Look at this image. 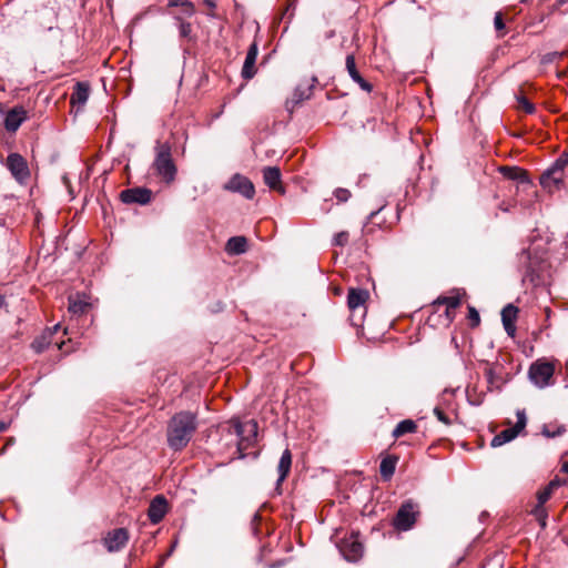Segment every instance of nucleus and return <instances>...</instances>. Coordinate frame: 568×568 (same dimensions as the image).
<instances>
[{"label":"nucleus","mask_w":568,"mask_h":568,"mask_svg":"<svg viewBox=\"0 0 568 568\" xmlns=\"http://www.w3.org/2000/svg\"><path fill=\"white\" fill-rule=\"evenodd\" d=\"M197 428L196 415L191 412L176 413L169 422L166 438L171 449L182 450Z\"/></svg>","instance_id":"obj_1"},{"label":"nucleus","mask_w":568,"mask_h":568,"mask_svg":"<svg viewBox=\"0 0 568 568\" xmlns=\"http://www.w3.org/2000/svg\"><path fill=\"white\" fill-rule=\"evenodd\" d=\"M152 168L165 184H171L175 181L178 168L172 158V149L169 143H158L155 145V158Z\"/></svg>","instance_id":"obj_2"},{"label":"nucleus","mask_w":568,"mask_h":568,"mask_svg":"<svg viewBox=\"0 0 568 568\" xmlns=\"http://www.w3.org/2000/svg\"><path fill=\"white\" fill-rule=\"evenodd\" d=\"M568 166V153L561 154L552 165L540 176L541 186L548 192L557 191L561 187L565 178V170Z\"/></svg>","instance_id":"obj_3"},{"label":"nucleus","mask_w":568,"mask_h":568,"mask_svg":"<svg viewBox=\"0 0 568 568\" xmlns=\"http://www.w3.org/2000/svg\"><path fill=\"white\" fill-rule=\"evenodd\" d=\"M231 427L237 437V450L240 457H244V450L254 445L257 437V423L254 419L242 423L240 419H232Z\"/></svg>","instance_id":"obj_4"},{"label":"nucleus","mask_w":568,"mask_h":568,"mask_svg":"<svg viewBox=\"0 0 568 568\" xmlns=\"http://www.w3.org/2000/svg\"><path fill=\"white\" fill-rule=\"evenodd\" d=\"M368 298V292L364 288L352 287L347 294V306L351 311L349 321L353 326L359 327L366 314L365 303Z\"/></svg>","instance_id":"obj_5"},{"label":"nucleus","mask_w":568,"mask_h":568,"mask_svg":"<svg viewBox=\"0 0 568 568\" xmlns=\"http://www.w3.org/2000/svg\"><path fill=\"white\" fill-rule=\"evenodd\" d=\"M554 374L555 365L546 359H537L530 365L528 371L530 382L538 388L551 385Z\"/></svg>","instance_id":"obj_6"},{"label":"nucleus","mask_w":568,"mask_h":568,"mask_svg":"<svg viewBox=\"0 0 568 568\" xmlns=\"http://www.w3.org/2000/svg\"><path fill=\"white\" fill-rule=\"evenodd\" d=\"M418 514L419 511L415 503L412 500L403 503L393 519L394 528L399 531L412 529L417 520Z\"/></svg>","instance_id":"obj_7"},{"label":"nucleus","mask_w":568,"mask_h":568,"mask_svg":"<svg viewBox=\"0 0 568 568\" xmlns=\"http://www.w3.org/2000/svg\"><path fill=\"white\" fill-rule=\"evenodd\" d=\"M6 166L19 184H27L30 180V170L27 160L19 153H10Z\"/></svg>","instance_id":"obj_8"},{"label":"nucleus","mask_w":568,"mask_h":568,"mask_svg":"<svg viewBox=\"0 0 568 568\" xmlns=\"http://www.w3.org/2000/svg\"><path fill=\"white\" fill-rule=\"evenodd\" d=\"M527 418L524 410L517 412V423L514 427L501 430L499 434L495 435L491 439L490 445L493 447L503 446L506 443L511 442L517 435L526 427Z\"/></svg>","instance_id":"obj_9"},{"label":"nucleus","mask_w":568,"mask_h":568,"mask_svg":"<svg viewBox=\"0 0 568 568\" xmlns=\"http://www.w3.org/2000/svg\"><path fill=\"white\" fill-rule=\"evenodd\" d=\"M130 539L125 528H115L106 534L102 542L109 552H118L125 547Z\"/></svg>","instance_id":"obj_10"},{"label":"nucleus","mask_w":568,"mask_h":568,"mask_svg":"<svg viewBox=\"0 0 568 568\" xmlns=\"http://www.w3.org/2000/svg\"><path fill=\"white\" fill-rule=\"evenodd\" d=\"M225 189L231 192L240 193L247 200L253 199L255 194L253 183L247 178L241 174L233 175L230 179V181L225 184Z\"/></svg>","instance_id":"obj_11"},{"label":"nucleus","mask_w":568,"mask_h":568,"mask_svg":"<svg viewBox=\"0 0 568 568\" xmlns=\"http://www.w3.org/2000/svg\"><path fill=\"white\" fill-rule=\"evenodd\" d=\"M120 197L123 203L146 204L151 201L152 192L144 187L126 189L121 192Z\"/></svg>","instance_id":"obj_12"},{"label":"nucleus","mask_w":568,"mask_h":568,"mask_svg":"<svg viewBox=\"0 0 568 568\" xmlns=\"http://www.w3.org/2000/svg\"><path fill=\"white\" fill-rule=\"evenodd\" d=\"M168 513V500L164 496L158 495L150 503L148 517L152 524H159Z\"/></svg>","instance_id":"obj_13"},{"label":"nucleus","mask_w":568,"mask_h":568,"mask_svg":"<svg viewBox=\"0 0 568 568\" xmlns=\"http://www.w3.org/2000/svg\"><path fill=\"white\" fill-rule=\"evenodd\" d=\"M281 171L276 166H267L263 170V179L264 183L274 191H277L281 194L285 193V189L282 185L281 180Z\"/></svg>","instance_id":"obj_14"},{"label":"nucleus","mask_w":568,"mask_h":568,"mask_svg":"<svg viewBox=\"0 0 568 568\" xmlns=\"http://www.w3.org/2000/svg\"><path fill=\"white\" fill-rule=\"evenodd\" d=\"M257 54H258L257 44H256V42H253L247 50V53H246V57L244 60V64L242 68V77L244 79L248 80L255 75V73H256L255 63H256Z\"/></svg>","instance_id":"obj_15"},{"label":"nucleus","mask_w":568,"mask_h":568,"mask_svg":"<svg viewBox=\"0 0 568 568\" xmlns=\"http://www.w3.org/2000/svg\"><path fill=\"white\" fill-rule=\"evenodd\" d=\"M518 308L513 304H507L501 311V321L506 333L514 337L516 334L515 322L517 320Z\"/></svg>","instance_id":"obj_16"},{"label":"nucleus","mask_w":568,"mask_h":568,"mask_svg":"<svg viewBox=\"0 0 568 568\" xmlns=\"http://www.w3.org/2000/svg\"><path fill=\"white\" fill-rule=\"evenodd\" d=\"M26 111L23 108H13L4 118V128L9 132H16L26 120Z\"/></svg>","instance_id":"obj_17"},{"label":"nucleus","mask_w":568,"mask_h":568,"mask_svg":"<svg viewBox=\"0 0 568 568\" xmlns=\"http://www.w3.org/2000/svg\"><path fill=\"white\" fill-rule=\"evenodd\" d=\"M89 84L85 82H77L71 94L70 102L72 105L83 106L89 99Z\"/></svg>","instance_id":"obj_18"},{"label":"nucleus","mask_w":568,"mask_h":568,"mask_svg":"<svg viewBox=\"0 0 568 568\" xmlns=\"http://www.w3.org/2000/svg\"><path fill=\"white\" fill-rule=\"evenodd\" d=\"M341 551L348 561H356L362 557L363 546L355 540L344 541Z\"/></svg>","instance_id":"obj_19"},{"label":"nucleus","mask_w":568,"mask_h":568,"mask_svg":"<svg viewBox=\"0 0 568 568\" xmlns=\"http://www.w3.org/2000/svg\"><path fill=\"white\" fill-rule=\"evenodd\" d=\"M292 467V454L288 448H286L278 462L277 465V471H278V478H277V486L281 485L287 475L290 474Z\"/></svg>","instance_id":"obj_20"},{"label":"nucleus","mask_w":568,"mask_h":568,"mask_svg":"<svg viewBox=\"0 0 568 568\" xmlns=\"http://www.w3.org/2000/svg\"><path fill=\"white\" fill-rule=\"evenodd\" d=\"M397 462L398 457L395 455H388L382 459L379 464V473L385 481L390 480V478L393 477L396 470Z\"/></svg>","instance_id":"obj_21"},{"label":"nucleus","mask_w":568,"mask_h":568,"mask_svg":"<svg viewBox=\"0 0 568 568\" xmlns=\"http://www.w3.org/2000/svg\"><path fill=\"white\" fill-rule=\"evenodd\" d=\"M59 328L60 325L57 324L52 329H48L40 337L36 338L31 344V347L34 349V352L42 353L44 349H47L52 343L53 332H57Z\"/></svg>","instance_id":"obj_22"},{"label":"nucleus","mask_w":568,"mask_h":568,"mask_svg":"<svg viewBox=\"0 0 568 568\" xmlns=\"http://www.w3.org/2000/svg\"><path fill=\"white\" fill-rule=\"evenodd\" d=\"M499 171L505 178L509 180L519 181L521 183H529L527 172L523 169L516 166H501Z\"/></svg>","instance_id":"obj_23"},{"label":"nucleus","mask_w":568,"mask_h":568,"mask_svg":"<svg viewBox=\"0 0 568 568\" xmlns=\"http://www.w3.org/2000/svg\"><path fill=\"white\" fill-rule=\"evenodd\" d=\"M317 82V79L316 78H312V83L311 84H300L295 91H294V94H293V102L295 104L304 101V100H307L311 98L312 95V90H313V87H314V83Z\"/></svg>","instance_id":"obj_24"},{"label":"nucleus","mask_w":568,"mask_h":568,"mask_svg":"<svg viewBox=\"0 0 568 568\" xmlns=\"http://www.w3.org/2000/svg\"><path fill=\"white\" fill-rule=\"evenodd\" d=\"M417 429V425L412 419H404L399 422L396 427L394 428L392 435L395 438H399L406 434L415 433Z\"/></svg>","instance_id":"obj_25"},{"label":"nucleus","mask_w":568,"mask_h":568,"mask_svg":"<svg viewBox=\"0 0 568 568\" xmlns=\"http://www.w3.org/2000/svg\"><path fill=\"white\" fill-rule=\"evenodd\" d=\"M246 244L244 236H233L226 243V251L230 254H242L246 251Z\"/></svg>","instance_id":"obj_26"},{"label":"nucleus","mask_w":568,"mask_h":568,"mask_svg":"<svg viewBox=\"0 0 568 568\" xmlns=\"http://www.w3.org/2000/svg\"><path fill=\"white\" fill-rule=\"evenodd\" d=\"M460 303H462V301L458 295L443 296V297H438L435 301V304L445 305L449 310H456L460 305Z\"/></svg>","instance_id":"obj_27"},{"label":"nucleus","mask_w":568,"mask_h":568,"mask_svg":"<svg viewBox=\"0 0 568 568\" xmlns=\"http://www.w3.org/2000/svg\"><path fill=\"white\" fill-rule=\"evenodd\" d=\"M565 432H566V428L562 425L556 426V425H552V424H546L542 427V435L548 437V438H554L556 436H560Z\"/></svg>","instance_id":"obj_28"},{"label":"nucleus","mask_w":568,"mask_h":568,"mask_svg":"<svg viewBox=\"0 0 568 568\" xmlns=\"http://www.w3.org/2000/svg\"><path fill=\"white\" fill-rule=\"evenodd\" d=\"M89 303H87L85 301L73 298H70L69 301V312H71L72 314H82L87 311Z\"/></svg>","instance_id":"obj_29"},{"label":"nucleus","mask_w":568,"mask_h":568,"mask_svg":"<svg viewBox=\"0 0 568 568\" xmlns=\"http://www.w3.org/2000/svg\"><path fill=\"white\" fill-rule=\"evenodd\" d=\"M169 7H182V11L189 17L194 13L193 3L186 0H170Z\"/></svg>","instance_id":"obj_30"},{"label":"nucleus","mask_w":568,"mask_h":568,"mask_svg":"<svg viewBox=\"0 0 568 568\" xmlns=\"http://www.w3.org/2000/svg\"><path fill=\"white\" fill-rule=\"evenodd\" d=\"M531 513L534 514L536 519L540 523L541 527H545L548 515H547V510L544 507V505L537 503V505L535 506V508L532 509Z\"/></svg>","instance_id":"obj_31"},{"label":"nucleus","mask_w":568,"mask_h":568,"mask_svg":"<svg viewBox=\"0 0 568 568\" xmlns=\"http://www.w3.org/2000/svg\"><path fill=\"white\" fill-rule=\"evenodd\" d=\"M554 491V484H548L542 490L538 491L537 500L538 504L545 505L551 497Z\"/></svg>","instance_id":"obj_32"},{"label":"nucleus","mask_w":568,"mask_h":568,"mask_svg":"<svg viewBox=\"0 0 568 568\" xmlns=\"http://www.w3.org/2000/svg\"><path fill=\"white\" fill-rule=\"evenodd\" d=\"M518 108L525 111L527 114L535 112V105L524 95L517 97Z\"/></svg>","instance_id":"obj_33"},{"label":"nucleus","mask_w":568,"mask_h":568,"mask_svg":"<svg viewBox=\"0 0 568 568\" xmlns=\"http://www.w3.org/2000/svg\"><path fill=\"white\" fill-rule=\"evenodd\" d=\"M345 64H346V70L348 72L351 79H353L354 77L359 74V72L356 69L355 58L353 54H348L346 57Z\"/></svg>","instance_id":"obj_34"},{"label":"nucleus","mask_w":568,"mask_h":568,"mask_svg":"<svg viewBox=\"0 0 568 568\" xmlns=\"http://www.w3.org/2000/svg\"><path fill=\"white\" fill-rule=\"evenodd\" d=\"M348 232L342 231L337 233L333 239V245L335 246H345L348 243Z\"/></svg>","instance_id":"obj_35"},{"label":"nucleus","mask_w":568,"mask_h":568,"mask_svg":"<svg viewBox=\"0 0 568 568\" xmlns=\"http://www.w3.org/2000/svg\"><path fill=\"white\" fill-rule=\"evenodd\" d=\"M468 320L470 322L471 327H476L480 323V316L477 310L473 306L468 307Z\"/></svg>","instance_id":"obj_36"},{"label":"nucleus","mask_w":568,"mask_h":568,"mask_svg":"<svg viewBox=\"0 0 568 568\" xmlns=\"http://www.w3.org/2000/svg\"><path fill=\"white\" fill-rule=\"evenodd\" d=\"M334 195L339 203H344L351 197V192L347 189L338 187L335 190Z\"/></svg>","instance_id":"obj_37"},{"label":"nucleus","mask_w":568,"mask_h":568,"mask_svg":"<svg viewBox=\"0 0 568 568\" xmlns=\"http://www.w3.org/2000/svg\"><path fill=\"white\" fill-rule=\"evenodd\" d=\"M352 80L366 92H371L373 90L372 84L367 82L361 74L354 77Z\"/></svg>","instance_id":"obj_38"},{"label":"nucleus","mask_w":568,"mask_h":568,"mask_svg":"<svg viewBox=\"0 0 568 568\" xmlns=\"http://www.w3.org/2000/svg\"><path fill=\"white\" fill-rule=\"evenodd\" d=\"M434 415L437 417L439 422L449 426L452 425V419L440 409L439 407L434 408Z\"/></svg>","instance_id":"obj_39"},{"label":"nucleus","mask_w":568,"mask_h":568,"mask_svg":"<svg viewBox=\"0 0 568 568\" xmlns=\"http://www.w3.org/2000/svg\"><path fill=\"white\" fill-rule=\"evenodd\" d=\"M494 26L497 31H501L505 29V23L503 20V16L500 12H497L494 18Z\"/></svg>","instance_id":"obj_40"},{"label":"nucleus","mask_w":568,"mask_h":568,"mask_svg":"<svg viewBox=\"0 0 568 568\" xmlns=\"http://www.w3.org/2000/svg\"><path fill=\"white\" fill-rule=\"evenodd\" d=\"M180 34L181 37H187L191 33L192 27L189 22H181L180 23Z\"/></svg>","instance_id":"obj_41"},{"label":"nucleus","mask_w":568,"mask_h":568,"mask_svg":"<svg viewBox=\"0 0 568 568\" xmlns=\"http://www.w3.org/2000/svg\"><path fill=\"white\" fill-rule=\"evenodd\" d=\"M445 316L447 317V320L449 322H452L455 317V310H449L447 306H446V310H445Z\"/></svg>","instance_id":"obj_42"},{"label":"nucleus","mask_w":568,"mask_h":568,"mask_svg":"<svg viewBox=\"0 0 568 568\" xmlns=\"http://www.w3.org/2000/svg\"><path fill=\"white\" fill-rule=\"evenodd\" d=\"M486 376L489 384H494L495 373L491 368L486 371Z\"/></svg>","instance_id":"obj_43"},{"label":"nucleus","mask_w":568,"mask_h":568,"mask_svg":"<svg viewBox=\"0 0 568 568\" xmlns=\"http://www.w3.org/2000/svg\"><path fill=\"white\" fill-rule=\"evenodd\" d=\"M165 559H166V556H162L160 561L158 562V565L154 568H161L164 565Z\"/></svg>","instance_id":"obj_44"},{"label":"nucleus","mask_w":568,"mask_h":568,"mask_svg":"<svg viewBox=\"0 0 568 568\" xmlns=\"http://www.w3.org/2000/svg\"><path fill=\"white\" fill-rule=\"evenodd\" d=\"M549 484H554V489L561 485L559 479H552Z\"/></svg>","instance_id":"obj_45"},{"label":"nucleus","mask_w":568,"mask_h":568,"mask_svg":"<svg viewBox=\"0 0 568 568\" xmlns=\"http://www.w3.org/2000/svg\"><path fill=\"white\" fill-rule=\"evenodd\" d=\"M205 4H207L209 7L211 8H215V2L214 0H204Z\"/></svg>","instance_id":"obj_46"},{"label":"nucleus","mask_w":568,"mask_h":568,"mask_svg":"<svg viewBox=\"0 0 568 568\" xmlns=\"http://www.w3.org/2000/svg\"><path fill=\"white\" fill-rule=\"evenodd\" d=\"M561 470L568 474V460L562 465Z\"/></svg>","instance_id":"obj_47"},{"label":"nucleus","mask_w":568,"mask_h":568,"mask_svg":"<svg viewBox=\"0 0 568 568\" xmlns=\"http://www.w3.org/2000/svg\"><path fill=\"white\" fill-rule=\"evenodd\" d=\"M174 547H175V544L172 545V547L170 548V551L165 555L166 558L172 554Z\"/></svg>","instance_id":"obj_48"},{"label":"nucleus","mask_w":568,"mask_h":568,"mask_svg":"<svg viewBox=\"0 0 568 568\" xmlns=\"http://www.w3.org/2000/svg\"><path fill=\"white\" fill-rule=\"evenodd\" d=\"M2 429H3V426L0 425V430H2Z\"/></svg>","instance_id":"obj_49"},{"label":"nucleus","mask_w":568,"mask_h":568,"mask_svg":"<svg viewBox=\"0 0 568 568\" xmlns=\"http://www.w3.org/2000/svg\"><path fill=\"white\" fill-rule=\"evenodd\" d=\"M2 429H3V426L0 425V430H2Z\"/></svg>","instance_id":"obj_50"}]
</instances>
